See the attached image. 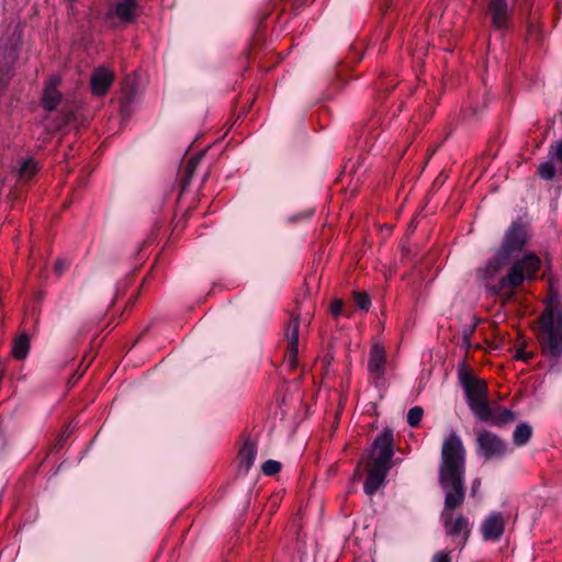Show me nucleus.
<instances>
[{
    "instance_id": "1",
    "label": "nucleus",
    "mask_w": 562,
    "mask_h": 562,
    "mask_svg": "<svg viewBox=\"0 0 562 562\" xmlns=\"http://www.w3.org/2000/svg\"><path fill=\"white\" fill-rule=\"evenodd\" d=\"M467 449L461 436L451 429L441 443L438 482L445 494L441 520L446 533L459 539L463 548L471 533V524L463 515L453 516L465 498Z\"/></svg>"
},
{
    "instance_id": "2",
    "label": "nucleus",
    "mask_w": 562,
    "mask_h": 562,
    "mask_svg": "<svg viewBox=\"0 0 562 562\" xmlns=\"http://www.w3.org/2000/svg\"><path fill=\"white\" fill-rule=\"evenodd\" d=\"M508 259L499 252L485 261L476 269V278L481 285L494 296H499L503 302L510 301L520 285L525 281H533L541 267V259L532 251L524 254L519 259L514 260L503 273L508 265Z\"/></svg>"
},
{
    "instance_id": "3",
    "label": "nucleus",
    "mask_w": 562,
    "mask_h": 562,
    "mask_svg": "<svg viewBox=\"0 0 562 562\" xmlns=\"http://www.w3.org/2000/svg\"><path fill=\"white\" fill-rule=\"evenodd\" d=\"M458 378L464 390L467 404L477 419L494 426H504L516 419L513 411L490 406L486 384L468 370L464 363L458 369Z\"/></svg>"
},
{
    "instance_id": "4",
    "label": "nucleus",
    "mask_w": 562,
    "mask_h": 562,
    "mask_svg": "<svg viewBox=\"0 0 562 562\" xmlns=\"http://www.w3.org/2000/svg\"><path fill=\"white\" fill-rule=\"evenodd\" d=\"M539 322V340L543 352L551 358H559L562 353V311L546 308Z\"/></svg>"
},
{
    "instance_id": "5",
    "label": "nucleus",
    "mask_w": 562,
    "mask_h": 562,
    "mask_svg": "<svg viewBox=\"0 0 562 562\" xmlns=\"http://www.w3.org/2000/svg\"><path fill=\"white\" fill-rule=\"evenodd\" d=\"M529 239L528 227L521 221H515L505 232L504 238L497 252L508 260L514 254L520 252Z\"/></svg>"
},
{
    "instance_id": "6",
    "label": "nucleus",
    "mask_w": 562,
    "mask_h": 562,
    "mask_svg": "<svg viewBox=\"0 0 562 562\" xmlns=\"http://www.w3.org/2000/svg\"><path fill=\"white\" fill-rule=\"evenodd\" d=\"M477 453L485 459H499L508 452L507 443L497 435L483 430L476 437Z\"/></svg>"
},
{
    "instance_id": "7",
    "label": "nucleus",
    "mask_w": 562,
    "mask_h": 562,
    "mask_svg": "<svg viewBox=\"0 0 562 562\" xmlns=\"http://www.w3.org/2000/svg\"><path fill=\"white\" fill-rule=\"evenodd\" d=\"M373 462L390 465L394 456V436L393 430L385 428L374 439L372 443Z\"/></svg>"
},
{
    "instance_id": "8",
    "label": "nucleus",
    "mask_w": 562,
    "mask_h": 562,
    "mask_svg": "<svg viewBox=\"0 0 562 562\" xmlns=\"http://www.w3.org/2000/svg\"><path fill=\"white\" fill-rule=\"evenodd\" d=\"M487 13L491 18L492 25L496 30L503 32L509 30L513 11L509 9L507 0H490Z\"/></svg>"
},
{
    "instance_id": "9",
    "label": "nucleus",
    "mask_w": 562,
    "mask_h": 562,
    "mask_svg": "<svg viewBox=\"0 0 562 562\" xmlns=\"http://www.w3.org/2000/svg\"><path fill=\"white\" fill-rule=\"evenodd\" d=\"M299 331H300V318L299 316L292 315L286 324L284 336L288 341V349L285 353V362L293 369L297 364L299 355Z\"/></svg>"
},
{
    "instance_id": "10",
    "label": "nucleus",
    "mask_w": 562,
    "mask_h": 562,
    "mask_svg": "<svg viewBox=\"0 0 562 562\" xmlns=\"http://www.w3.org/2000/svg\"><path fill=\"white\" fill-rule=\"evenodd\" d=\"M61 85V78L59 75H52L44 83L41 102L43 108L52 112L57 109L61 101V91L59 87Z\"/></svg>"
},
{
    "instance_id": "11",
    "label": "nucleus",
    "mask_w": 562,
    "mask_h": 562,
    "mask_svg": "<svg viewBox=\"0 0 562 562\" xmlns=\"http://www.w3.org/2000/svg\"><path fill=\"white\" fill-rule=\"evenodd\" d=\"M505 530V518L498 512L491 513L481 525L482 537L485 541H497Z\"/></svg>"
},
{
    "instance_id": "12",
    "label": "nucleus",
    "mask_w": 562,
    "mask_h": 562,
    "mask_svg": "<svg viewBox=\"0 0 562 562\" xmlns=\"http://www.w3.org/2000/svg\"><path fill=\"white\" fill-rule=\"evenodd\" d=\"M386 352L383 346L373 345L370 349L368 370L371 376L379 380L385 373Z\"/></svg>"
},
{
    "instance_id": "13",
    "label": "nucleus",
    "mask_w": 562,
    "mask_h": 562,
    "mask_svg": "<svg viewBox=\"0 0 562 562\" xmlns=\"http://www.w3.org/2000/svg\"><path fill=\"white\" fill-rule=\"evenodd\" d=\"M391 465L372 462L363 484L366 494L373 495L384 482Z\"/></svg>"
},
{
    "instance_id": "14",
    "label": "nucleus",
    "mask_w": 562,
    "mask_h": 562,
    "mask_svg": "<svg viewBox=\"0 0 562 562\" xmlns=\"http://www.w3.org/2000/svg\"><path fill=\"white\" fill-rule=\"evenodd\" d=\"M257 456V446L250 439H247L238 453V473L246 475L255 463Z\"/></svg>"
},
{
    "instance_id": "15",
    "label": "nucleus",
    "mask_w": 562,
    "mask_h": 562,
    "mask_svg": "<svg viewBox=\"0 0 562 562\" xmlns=\"http://www.w3.org/2000/svg\"><path fill=\"white\" fill-rule=\"evenodd\" d=\"M113 72H92L90 87L93 95L103 97L113 83Z\"/></svg>"
},
{
    "instance_id": "16",
    "label": "nucleus",
    "mask_w": 562,
    "mask_h": 562,
    "mask_svg": "<svg viewBox=\"0 0 562 562\" xmlns=\"http://www.w3.org/2000/svg\"><path fill=\"white\" fill-rule=\"evenodd\" d=\"M137 7V0H121L114 7V14L122 23L130 24L136 18Z\"/></svg>"
},
{
    "instance_id": "17",
    "label": "nucleus",
    "mask_w": 562,
    "mask_h": 562,
    "mask_svg": "<svg viewBox=\"0 0 562 562\" xmlns=\"http://www.w3.org/2000/svg\"><path fill=\"white\" fill-rule=\"evenodd\" d=\"M363 57V45L352 44L345 59L338 61L337 66L345 67V70H353Z\"/></svg>"
},
{
    "instance_id": "18",
    "label": "nucleus",
    "mask_w": 562,
    "mask_h": 562,
    "mask_svg": "<svg viewBox=\"0 0 562 562\" xmlns=\"http://www.w3.org/2000/svg\"><path fill=\"white\" fill-rule=\"evenodd\" d=\"M532 436V428L527 423H520L513 432V442L517 447L527 445Z\"/></svg>"
},
{
    "instance_id": "19",
    "label": "nucleus",
    "mask_w": 562,
    "mask_h": 562,
    "mask_svg": "<svg viewBox=\"0 0 562 562\" xmlns=\"http://www.w3.org/2000/svg\"><path fill=\"white\" fill-rule=\"evenodd\" d=\"M30 350V340L26 334L19 336L13 344L12 355L15 359H24Z\"/></svg>"
},
{
    "instance_id": "20",
    "label": "nucleus",
    "mask_w": 562,
    "mask_h": 562,
    "mask_svg": "<svg viewBox=\"0 0 562 562\" xmlns=\"http://www.w3.org/2000/svg\"><path fill=\"white\" fill-rule=\"evenodd\" d=\"M37 162L34 159L29 158L21 164L19 175L21 178L30 179L37 172Z\"/></svg>"
},
{
    "instance_id": "21",
    "label": "nucleus",
    "mask_w": 562,
    "mask_h": 562,
    "mask_svg": "<svg viewBox=\"0 0 562 562\" xmlns=\"http://www.w3.org/2000/svg\"><path fill=\"white\" fill-rule=\"evenodd\" d=\"M555 159H550L548 161H543L538 167L539 176L544 180H551L555 176Z\"/></svg>"
},
{
    "instance_id": "22",
    "label": "nucleus",
    "mask_w": 562,
    "mask_h": 562,
    "mask_svg": "<svg viewBox=\"0 0 562 562\" xmlns=\"http://www.w3.org/2000/svg\"><path fill=\"white\" fill-rule=\"evenodd\" d=\"M204 154L203 153H200L195 156H193L189 161H188V165L186 167V175H187V179H186V182L189 183L193 177V173L195 171V169L198 168V166L200 165L202 158H203Z\"/></svg>"
},
{
    "instance_id": "23",
    "label": "nucleus",
    "mask_w": 562,
    "mask_h": 562,
    "mask_svg": "<svg viewBox=\"0 0 562 562\" xmlns=\"http://www.w3.org/2000/svg\"><path fill=\"white\" fill-rule=\"evenodd\" d=\"M424 411L420 406L412 407L407 413V424L411 427H417L423 418Z\"/></svg>"
},
{
    "instance_id": "24",
    "label": "nucleus",
    "mask_w": 562,
    "mask_h": 562,
    "mask_svg": "<svg viewBox=\"0 0 562 562\" xmlns=\"http://www.w3.org/2000/svg\"><path fill=\"white\" fill-rule=\"evenodd\" d=\"M542 38V32L537 23L529 20L527 23V41L539 42Z\"/></svg>"
},
{
    "instance_id": "25",
    "label": "nucleus",
    "mask_w": 562,
    "mask_h": 562,
    "mask_svg": "<svg viewBox=\"0 0 562 562\" xmlns=\"http://www.w3.org/2000/svg\"><path fill=\"white\" fill-rule=\"evenodd\" d=\"M548 157L550 159H555V161L562 164V137L558 139L555 143L551 144Z\"/></svg>"
},
{
    "instance_id": "26",
    "label": "nucleus",
    "mask_w": 562,
    "mask_h": 562,
    "mask_svg": "<svg viewBox=\"0 0 562 562\" xmlns=\"http://www.w3.org/2000/svg\"><path fill=\"white\" fill-rule=\"evenodd\" d=\"M261 470L266 475H274L280 472L281 463L276 460H267L262 463Z\"/></svg>"
},
{
    "instance_id": "27",
    "label": "nucleus",
    "mask_w": 562,
    "mask_h": 562,
    "mask_svg": "<svg viewBox=\"0 0 562 562\" xmlns=\"http://www.w3.org/2000/svg\"><path fill=\"white\" fill-rule=\"evenodd\" d=\"M355 302L356 305L363 311H368L371 303L369 295L360 292L355 294Z\"/></svg>"
},
{
    "instance_id": "28",
    "label": "nucleus",
    "mask_w": 562,
    "mask_h": 562,
    "mask_svg": "<svg viewBox=\"0 0 562 562\" xmlns=\"http://www.w3.org/2000/svg\"><path fill=\"white\" fill-rule=\"evenodd\" d=\"M532 357H533V353L524 350V348H518L516 350L515 356H514V358L516 360H521V361H525V362H528Z\"/></svg>"
},
{
    "instance_id": "29",
    "label": "nucleus",
    "mask_w": 562,
    "mask_h": 562,
    "mask_svg": "<svg viewBox=\"0 0 562 562\" xmlns=\"http://www.w3.org/2000/svg\"><path fill=\"white\" fill-rule=\"evenodd\" d=\"M344 303L340 300H336L330 305V313L333 316H339L342 312Z\"/></svg>"
},
{
    "instance_id": "30",
    "label": "nucleus",
    "mask_w": 562,
    "mask_h": 562,
    "mask_svg": "<svg viewBox=\"0 0 562 562\" xmlns=\"http://www.w3.org/2000/svg\"><path fill=\"white\" fill-rule=\"evenodd\" d=\"M432 561L434 562H451V559H450V555L448 552L440 551L434 555Z\"/></svg>"
},
{
    "instance_id": "31",
    "label": "nucleus",
    "mask_w": 562,
    "mask_h": 562,
    "mask_svg": "<svg viewBox=\"0 0 562 562\" xmlns=\"http://www.w3.org/2000/svg\"><path fill=\"white\" fill-rule=\"evenodd\" d=\"M481 487V480L480 479H475L473 482H472V486H471V491H472V494L474 495Z\"/></svg>"
},
{
    "instance_id": "32",
    "label": "nucleus",
    "mask_w": 562,
    "mask_h": 562,
    "mask_svg": "<svg viewBox=\"0 0 562 562\" xmlns=\"http://www.w3.org/2000/svg\"><path fill=\"white\" fill-rule=\"evenodd\" d=\"M66 267L64 266V263L61 261H57L55 263V271L57 274H61L64 271H65Z\"/></svg>"
},
{
    "instance_id": "33",
    "label": "nucleus",
    "mask_w": 562,
    "mask_h": 562,
    "mask_svg": "<svg viewBox=\"0 0 562 562\" xmlns=\"http://www.w3.org/2000/svg\"><path fill=\"white\" fill-rule=\"evenodd\" d=\"M259 70H265V71H268V70H271L273 67H277L276 64L273 65H259Z\"/></svg>"
},
{
    "instance_id": "34",
    "label": "nucleus",
    "mask_w": 562,
    "mask_h": 562,
    "mask_svg": "<svg viewBox=\"0 0 562 562\" xmlns=\"http://www.w3.org/2000/svg\"><path fill=\"white\" fill-rule=\"evenodd\" d=\"M393 1L394 0H390V1L385 2L384 4H382L381 9L384 11V13L393 5Z\"/></svg>"
},
{
    "instance_id": "35",
    "label": "nucleus",
    "mask_w": 562,
    "mask_h": 562,
    "mask_svg": "<svg viewBox=\"0 0 562 562\" xmlns=\"http://www.w3.org/2000/svg\"><path fill=\"white\" fill-rule=\"evenodd\" d=\"M93 70H99V71H102V70H110L109 68L104 67V66H98L95 67Z\"/></svg>"
},
{
    "instance_id": "36",
    "label": "nucleus",
    "mask_w": 562,
    "mask_h": 562,
    "mask_svg": "<svg viewBox=\"0 0 562 562\" xmlns=\"http://www.w3.org/2000/svg\"><path fill=\"white\" fill-rule=\"evenodd\" d=\"M312 215H313V213L310 212V213L306 214V217H311Z\"/></svg>"
},
{
    "instance_id": "37",
    "label": "nucleus",
    "mask_w": 562,
    "mask_h": 562,
    "mask_svg": "<svg viewBox=\"0 0 562 562\" xmlns=\"http://www.w3.org/2000/svg\"><path fill=\"white\" fill-rule=\"evenodd\" d=\"M70 2H75L76 0H69Z\"/></svg>"
}]
</instances>
